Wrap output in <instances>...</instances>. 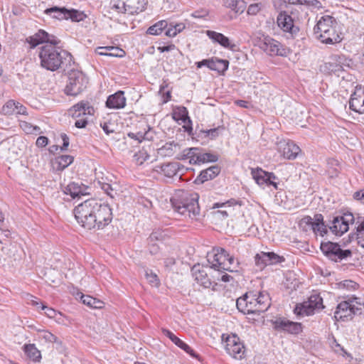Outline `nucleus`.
Segmentation results:
<instances>
[{
  "label": "nucleus",
  "instance_id": "64",
  "mask_svg": "<svg viewBox=\"0 0 364 364\" xmlns=\"http://www.w3.org/2000/svg\"><path fill=\"white\" fill-rule=\"evenodd\" d=\"M60 137L63 142L61 150H65L69 146V138L65 134H61Z\"/></svg>",
  "mask_w": 364,
  "mask_h": 364
},
{
  "label": "nucleus",
  "instance_id": "1",
  "mask_svg": "<svg viewBox=\"0 0 364 364\" xmlns=\"http://www.w3.org/2000/svg\"><path fill=\"white\" fill-rule=\"evenodd\" d=\"M74 215L77 223L87 230L102 229L112 220L109 205L95 199L87 200L76 206Z\"/></svg>",
  "mask_w": 364,
  "mask_h": 364
},
{
  "label": "nucleus",
  "instance_id": "44",
  "mask_svg": "<svg viewBox=\"0 0 364 364\" xmlns=\"http://www.w3.org/2000/svg\"><path fill=\"white\" fill-rule=\"evenodd\" d=\"M288 323H289V320L285 318H277L274 321H272L274 328L279 331H284L286 332L287 328L288 327Z\"/></svg>",
  "mask_w": 364,
  "mask_h": 364
},
{
  "label": "nucleus",
  "instance_id": "29",
  "mask_svg": "<svg viewBox=\"0 0 364 364\" xmlns=\"http://www.w3.org/2000/svg\"><path fill=\"white\" fill-rule=\"evenodd\" d=\"M95 53L99 55L121 58L124 55L125 52L122 49H121L118 47L105 46V47H97L95 49Z\"/></svg>",
  "mask_w": 364,
  "mask_h": 364
},
{
  "label": "nucleus",
  "instance_id": "37",
  "mask_svg": "<svg viewBox=\"0 0 364 364\" xmlns=\"http://www.w3.org/2000/svg\"><path fill=\"white\" fill-rule=\"evenodd\" d=\"M188 112L185 107H177L173 112V118L176 121H182L184 124L190 123L191 119L188 115Z\"/></svg>",
  "mask_w": 364,
  "mask_h": 364
},
{
  "label": "nucleus",
  "instance_id": "7",
  "mask_svg": "<svg viewBox=\"0 0 364 364\" xmlns=\"http://www.w3.org/2000/svg\"><path fill=\"white\" fill-rule=\"evenodd\" d=\"M323 309H324L323 298L320 296V294L314 292L309 297L307 301L297 304L294 312L296 315L309 316L319 312Z\"/></svg>",
  "mask_w": 364,
  "mask_h": 364
},
{
  "label": "nucleus",
  "instance_id": "56",
  "mask_svg": "<svg viewBox=\"0 0 364 364\" xmlns=\"http://www.w3.org/2000/svg\"><path fill=\"white\" fill-rule=\"evenodd\" d=\"M97 183L99 185L101 186V188L108 194L110 195V191H112V188L111 187V185L107 182V178H102V180L100 179V178H97Z\"/></svg>",
  "mask_w": 364,
  "mask_h": 364
},
{
  "label": "nucleus",
  "instance_id": "19",
  "mask_svg": "<svg viewBox=\"0 0 364 364\" xmlns=\"http://www.w3.org/2000/svg\"><path fill=\"white\" fill-rule=\"evenodd\" d=\"M32 48H34L40 43H46V44H59L60 41L55 36L48 34L47 32L40 30L28 40Z\"/></svg>",
  "mask_w": 364,
  "mask_h": 364
},
{
  "label": "nucleus",
  "instance_id": "41",
  "mask_svg": "<svg viewBox=\"0 0 364 364\" xmlns=\"http://www.w3.org/2000/svg\"><path fill=\"white\" fill-rule=\"evenodd\" d=\"M168 23L166 21H160L150 26L146 33L149 35H159L167 27Z\"/></svg>",
  "mask_w": 364,
  "mask_h": 364
},
{
  "label": "nucleus",
  "instance_id": "49",
  "mask_svg": "<svg viewBox=\"0 0 364 364\" xmlns=\"http://www.w3.org/2000/svg\"><path fill=\"white\" fill-rule=\"evenodd\" d=\"M350 302L351 307H353L355 314H357L364 306V299L358 297H351L348 299Z\"/></svg>",
  "mask_w": 364,
  "mask_h": 364
},
{
  "label": "nucleus",
  "instance_id": "45",
  "mask_svg": "<svg viewBox=\"0 0 364 364\" xmlns=\"http://www.w3.org/2000/svg\"><path fill=\"white\" fill-rule=\"evenodd\" d=\"M64 193L70 195L72 198H75L78 197L80 191V187L74 183L68 184L64 189Z\"/></svg>",
  "mask_w": 364,
  "mask_h": 364
},
{
  "label": "nucleus",
  "instance_id": "30",
  "mask_svg": "<svg viewBox=\"0 0 364 364\" xmlns=\"http://www.w3.org/2000/svg\"><path fill=\"white\" fill-rule=\"evenodd\" d=\"M22 350L25 355L31 360L35 363H39L41 360L42 356L41 351L37 348L35 344L28 343L24 344L22 347Z\"/></svg>",
  "mask_w": 364,
  "mask_h": 364
},
{
  "label": "nucleus",
  "instance_id": "10",
  "mask_svg": "<svg viewBox=\"0 0 364 364\" xmlns=\"http://www.w3.org/2000/svg\"><path fill=\"white\" fill-rule=\"evenodd\" d=\"M300 226L307 230H312L316 235L323 237L328 232L327 226L323 223L321 214H316L314 218L305 216L300 221Z\"/></svg>",
  "mask_w": 364,
  "mask_h": 364
},
{
  "label": "nucleus",
  "instance_id": "17",
  "mask_svg": "<svg viewBox=\"0 0 364 364\" xmlns=\"http://www.w3.org/2000/svg\"><path fill=\"white\" fill-rule=\"evenodd\" d=\"M226 255L227 252L223 248L214 249L213 252L208 255L210 267L218 271H224L223 264H225Z\"/></svg>",
  "mask_w": 364,
  "mask_h": 364
},
{
  "label": "nucleus",
  "instance_id": "35",
  "mask_svg": "<svg viewBox=\"0 0 364 364\" xmlns=\"http://www.w3.org/2000/svg\"><path fill=\"white\" fill-rule=\"evenodd\" d=\"M45 13L50 16L52 18L58 20L66 19L67 16H69L68 9L65 8H58L57 6L47 9L45 11Z\"/></svg>",
  "mask_w": 364,
  "mask_h": 364
},
{
  "label": "nucleus",
  "instance_id": "48",
  "mask_svg": "<svg viewBox=\"0 0 364 364\" xmlns=\"http://www.w3.org/2000/svg\"><path fill=\"white\" fill-rule=\"evenodd\" d=\"M357 224L358 225L355 228L356 238L358 241V243L364 247V219L360 223L358 222Z\"/></svg>",
  "mask_w": 364,
  "mask_h": 364
},
{
  "label": "nucleus",
  "instance_id": "60",
  "mask_svg": "<svg viewBox=\"0 0 364 364\" xmlns=\"http://www.w3.org/2000/svg\"><path fill=\"white\" fill-rule=\"evenodd\" d=\"M81 300L84 304H86L90 307L95 304V298L88 295H82Z\"/></svg>",
  "mask_w": 364,
  "mask_h": 364
},
{
  "label": "nucleus",
  "instance_id": "24",
  "mask_svg": "<svg viewBox=\"0 0 364 364\" xmlns=\"http://www.w3.org/2000/svg\"><path fill=\"white\" fill-rule=\"evenodd\" d=\"M191 272L194 280L200 286L208 288L211 285V282L208 276L205 268L200 264H195L192 269Z\"/></svg>",
  "mask_w": 364,
  "mask_h": 364
},
{
  "label": "nucleus",
  "instance_id": "14",
  "mask_svg": "<svg viewBox=\"0 0 364 364\" xmlns=\"http://www.w3.org/2000/svg\"><path fill=\"white\" fill-rule=\"evenodd\" d=\"M261 48L269 55L286 56L289 53L286 47L271 38H265Z\"/></svg>",
  "mask_w": 364,
  "mask_h": 364
},
{
  "label": "nucleus",
  "instance_id": "47",
  "mask_svg": "<svg viewBox=\"0 0 364 364\" xmlns=\"http://www.w3.org/2000/svg\"><path fill=\"white\" fill-rule=\"evenodd\" d=\"M145 277L147 282L152 286L155 287H158L160 284L159 279L156 274L153 272L150 269L145 270Z\"/></svg>",
  "mask_w": 364,
  "mask_h": 364
},
{
  "label": "nucleus",
  "instance_id": "20",
  "mask_svg": "<svg viewBox=\"0 0 364 364\" xmlns=\"http://www.w3.org/2000/svg\"><path fill=\"white\" fill-rule=\"evenodd\" d=\"M69 112L73 117H82L86 115H93L95 109L88 102L81 101L73 105L69 109Z\"/></svg>",
  "mask_w": 364,
  "mask_h": 364
},
{
  "label": "nucleus",
  "instance_id": "18",
  "mask_svg": "<svg viewBox=\"0 0 364 364\" xmlns=\"http://www.w3.org/2000/svg\"><path fill=\"white\" fill-rule=\"evenodd\" d=\"M284 259L274 252H261L255 256V263L262 269L264 266L277 264L283 262Z\"/></svg>",
  "mask_w": 364,
  "mask_h": 364
},
{
  "label": "nucleus",
  "instance_id": "12",
  "mask_svg": "<svg viewBox=\"0 0 364 364\" xmlns=\"http://www.w3.org/2000/svg\"><path fill=\"white\" fill-rule=\"evenodd\" d=\"M354 216L350 213H344L343 215L334 217L333 220L328 225L329 230L333 234L341 236L349 229V225L353 223Z\"/></svg>",
  "mask_w": 364,
  "mask_h": 364
},
{
  "label": "nucleus",
  "instance_id": "33",
  "mask_svg": "<svg viewBox=\"0 0 364 364\" xmlns=\"http://www.w3.org/2000/svg\"><path fill=\"white\" fill-rule=\"evenodd\" d=\"M198 148L193 147L184 149L182 152L177 154L176 159L178 160H187L188 159L190 164H196V155Z\"/></svg>",
  "mask_w": 364,
  "mask_h": 364
},
{
  "label": "nucleus",
  "instance_id": "34",
  "mask_svg": "<svg viewBox=\"0 0 364 364\" xmlns=\"http://www.w3.org/2000/svg\"><path fill=\"white\" fill-rule=\"evenodd\" d=\"M180 149L179 146L174 142L166 143L161 147L158 153L163 157H171Z\"/></svg>",
  "mask_w": 364,
  "mask_h": 364
},
{
  "label": "nucleus",
  "instance_id": "23",
  "mask_svg": "<svg viewBox=\"0 0 364 364\" xmlns=\"http://www.w3.org/2000/svg\"><path fill=\"white\" fill-rule=\"evenodd\" d=\"M349 107L351 110L355 112L364 113V90L357 89L351 95Z\"/></svg>",
  "mask_w": 364,
  "mask_h": 364
},
{
  "label": "nucleus",
  "instance_id": "63",
  "mask_svg": "<svg viewBox=\"0 0 364 364\" xmlns=\"http://www.w3.org/2000/svg\"><path fill=\"white\" fill-rule=\"evenodd\" d=\"M48 139L46 136H41L36 140V145L38 147H44L48 144Z\"/></svg>",
  "mask_w": 364,
  "mask_h": 364
},
{
  "label": "nucleus",
  "instance_id": "2",
  "mask_svg": "<svg viewBox=\"0 0 364 364\" xmlns=\"http://www.w3.org/2000/svg\"><path fill=\"white\" fill-rule=\"evenodd\" d=\"M58 44H45L39 49L41 65L50 71H55L72 61L70 53L56 47Z\"/></svg>",
  "mask_w": 364,
  "mask_h": 364
},
{
  "label": "nucleus",
  "instance_id": "4",
  "mask_svg": "<svg viewBox=\"0 0 364 364\" xmlns=\"http://www.w3.org/2000/svg\"><path fill=\"white\" fill-rule=\"evenodd\" d=\"M236 305L237 309L244 314H259L269 309L270 298L264 292H247L237 299Z\"/></svg>",
  "mask_w": 364,
  "mask_h": 364
},
{
  "label": "nucleus",
  "instance_id": "8",
  "mask_svg": "<svg viewBox=\"0 0 364 364\" xmlns=\"http://www.w3.org/2000/svg\"><path fill=\"white\" fill-rule=\"evenodd\" d=\"M87 83L88 79L82 72L72 70L68 73L65 92L68 95L76 96L86 88Z\"/></svg>",
  "mask_w": 364,
  "mask_h": 364
},
{
  "label": "nucleus",
  "instance_id": "62",
  "mask_svg": "<svg viewBox=\"0 0 364 364\" xmlns=\"http://www.w3.org/2000/svg\"><path fill=\"white\" fill-rule=\"evenodd\" d=\"M237 0H225V6L228 8H230L235 11V12H238L239 10L237 9Z\"/></svg>",
  "mask_w": 364,
  "mask_h": 364
},
{
  "label": "nucleus",
  "instance_id": "38",
  "mask_svg": "<svg viewBox=\"0 0 364 364\" xmlns=\"http://www.w3.org/2000/svg\"><path fill=\"white\" fill-rule=\"evenodd\" d=\"M229 62L226 60L218 58H212L210 61V69L212 70L218 71V73H223L228 70Z\"/></svg>",
  "mask_w": 364,
  "mask_h": 364
},
{
  "label": "nucleus",
  "instance_id": "28",
  "mask_svg": "<svg viewBox=\"0 0 364 364\" xmlns=\"http://www.w3.org/2000/svg\"><path fill=\"white\" fill-rule=\"evenodd\" d=\"M206 33L209 38L211 39L214 43H218L226 48H230L232 50L234 48L235 45L231 44L229 38L225 36L223 33L213 31H207Z\"/></svg>",
  "mask_w": 364,
  "mask_h": 364
},
{
  "label": "nucleus",
  "instance_id": "59",
  "mask_svg": "<svg viewBox=\"0 0 364 364\" xmlns=\"http://www.w3.org/2000/svg\"><path fill=\"white\" fill-rule=\"evenodd\" d=\"M100 126L107 134L114 132V125L109 122H104L101 124Z\"/></svg>",
  "mask_w": 364,
  "mask_h": 364
},
{
  "label": "nucleus",
  "instance_id": "16",
  "mask_svg": "<svg viewBox=\"0 0 364 364\" xmlns=\"http://www.w3.org/2000/svg\"><path fill=\"white\" fill-rule=\"evenodd\" d=\"M278 150L284 158L289 160L295 159L301 153V149L292 141H283L278 144Z\"/></svg>",
  "mask_w": 364,
  "mask_h": 364
},
{
  "label": "nucleus",
  "instance_id": "5",
  "mask_svg": "<svg viewBox=\"0 0 364 364\" xmlns=\"http://www.w3.org/2000/svg\"><path fill=\"white\" fill-rule=\"evenodd\" d=\"M336 19L330 15H324L318 21L314 30L316 38L322 43L335 44L342 40L341 35L336 31Z\"/></svg>",
  "mask_w": 364,
  "mask_h": 364
},
{
  "label": "nucleus",
  "instance_id": "15",
  "mask_svg": "<svg viewBox=\"0 0 364 364\" xmlns=\"http://www.w3.org/2000/svg\"><path fill=\"white\" fill-rule=\"evenodd\" d=\"M251 174L259 186H273L275 189H277V183L274 181L277 177L273 173L267 172L260 168H252Z\"/></svg>",
  "mask_w": 364,
  "mask_h": 364
},
{
  "label": "nucleus",
  "instance_id": "52",
  "mask_svg": "<svg viewBox=\"0 0 364 364\" xmlns=\"http://www.w3.org/2000/svg\"><path fill=\"white\" fill-rule=\"evenodd\" d=\"M68 12L69 16H67L66 19L70 18L73 21H80L86 17L83 12H80L76 10H68Z\"/></svg>",
  "mask_w": 364,
  "mask_h": 364
},
{
  "label": "nucleus",
  "instance_id": "54",
  "mask_svg": "<svg viewBox=\"0 0 364 364\" xmlns=\"http://www.w3.org/2000/svg\"><path fill=\"white\" fill-rule=\"evenodd\" d=\"M223 129V127H218L217 128L207 129L203 131L205 136H209L211 139H215L220 134V130Z\"/></svg>",
  "mask_w": 364,
  "mask_h": 364
},
{
  "label": "nucleus",
  "instance_id": "32",
  "mask_svg": "<svg viewBox=\"0 0 364 364\" xmlns=\"http://www.w3.org/2000/svg\"><path fill=\"white\" fill-rule=\"evenodd\" d=\"M220 168L217 166H213L200 172V175L197 177L196 181L203 183L206 181L211 180L218 175Z\"/></svg>",
  "mask_w": 364,
  "mask_h": 364
},
{
  "label": "nucleus",
  "instance_id": "55",
  "mask_svg": "<svg viewBox=\"0 0 364 364\" xmlns=\"http://www.w3.org/2000/svg\"><path fill=\"white\" fill-rule=\"evenodd\" d=\"M261 10V4L255 3L250 4L248 8L247 13L248 15L255 16L257 15Z\"/></svg>",
  "mask_w": 364,
  "mask_h": 364
},
{
  "label": "nucleus",
  "instance_id": "61",
  "mask_svg": "<svg viewBox=\"0 0 364 364\" xmlns=\"http://www.w3.org/2000/svg\"><path fill=\"white\" fill-rule=\"evenodd\" d=\"M41 309L46 311L45 314L49 318H54L55 316V315H56V311L53 309L48 307L46 305H42L41 306Z\"/></svg>",
  "mask_w": 364,
  "mask_h": 364
},
{
  "label": "nucleus",
  "instance_id": "50",
  "mask_svg": "<svg viewBox=\"0 0 364 364\" xmlns=\"http://www.w3.org/2000/svg\"><path fill=\"white\" fill-rule=\"evenodd\" d=\"M5 250L4 255L6 257V260L9 258L14 257L17 252V245L15 244L9 243L4 245Z\"/></svg>",
  "mask_w": 364,
  "mask_h": 364
},
{
  "label": "nucleus",
  "instance_id": "36",
  "mask_svg": "<svg viewBox=\"0 0 364 364\" xmlns=\"http://www.w3.org/2000/svg\"><path fill=\"white\" fill-rule=\"evenodd\" d=\"M196 160V164L205 162H215L218 160V155L212 153H203L198 148Z\"/></svg>",
  "mask_w": 364,
  "mask_h": 364
},
{
  "label": "nucleus",
  "instance_id": "57",
  "mask_svg": "<svg viewBox=\"0 0 364 364\" xmlns=\"http://www.w3.org/2000/svg\"><path fill=\"white\" fill-rule=\"evenodd\" d=\"M164 238L163 232L158 230L153 232L150 236H149V241L150 242H154V241H161Z\"/></svg>",
  "mask_w": 364,
  "mask_h": 364
},
{
  "label": "nucleus",
  "instance_id": "46",
  "mask_svg": "<svg viewBox=\"0 0 364 364\" xmlns=\"http://www.w3.org/2000/svg\"><path fill=\"white\" fill-rule=\"evenodd\" d=\"M134 161L137 165H141L143 163L149 158V155L146 150L142 149L134 154Z\"/></svg>",
  "mask_w": 364,
  "mask_h": 364
},
{
  "label": "nucleus",
  "instance_id": "31",
  "mask_svg": "<svg viewBox=\"0 0 364 364\" xmlns=\"http://www.w3.org/2000/svg\"><path fill=\"white\" fill-rule=\"evenodd\" d=\"M73 161V157L70 155H62L56 157L52 162L53 169L63 171Z\"/></svg>",
  "mask_w": 364,
  "mask_h": 364
},
{
  "label": "nucleus",
  "instance_id": "40",
  "mask_svg": "<svg viewBox=\"0 0 364 364\" xmlns=\"http://www.w3.org/2000/svg\"><path fill=\"white\" fill-rule=\"evenodd\" d=\"M38 332L41 333V338L43 339L47 343H55L59 346L62 345V341L58 339V338L53 334L51 332L43 330V329H38Z\"/></svg>",
  "mask_w": 364,
  "mask_h": 364
},
{
  "label": "nucleus",
  "instance_id": "25",
  "mask_svg": "<svg viewBox=\"0 0 364 364\" xmlns=\"http://www.w3.org/2000/svg\"><path fill=\"white\" fill-rule=\"evenodd\" d=\"M126 101L124 92L120 90L107 97L106 107L109 109H122L126 106Z\"/></svg>",
  "mask_w": 364,
  "mask_h": 364
},
{
  "label": "nucleus",
  "instance_id": "27",
  "mask_svg": "<svg viewBox=\"0 0 364 364\" xmlns=\"http://www.w3.org/2000/svg\"><path fill=\"white\" fill-rule=\"evenodd\" d=\"M156 171L165 176L171 178L181 171V165L173 162L156 166Z\"/></svg>",
  "mask_w": 364,
  "mask_h": 364
},
{
  "label": "nucleus",
  "instance_id": "9",
  "mask_svg": "<svg viewBox=\"0 0 364 364\" xmlns=\"http://www.w3.org/2000/svg\"><path fill=\"white\" fill-rule=\"evenodd\" d=\"M146 0H111L112 8L118 13L134 15L142 12L146 6Z\"/></svg>",
  "mask_w": 364,
  "mask_h": 364
},
{
  "label": "nucleus",
  "instance_id": "39",
  "mask_svg": "<svg viewBox=\"0 0 364 364\" xmlns=\"http://www.w3.org/2000/svg\"><path fill=\"white\" fill-rule=\"evenodd\" d=\"M290 4L294 5L293 8H298V14L301 10L303 5L312 6L314 7H318L320 2L317 0H288Z\"/></svg>",
  "mask_w": 364,
  "mask_h": 364
},
{
  "label": "nucleus",
  "instance_id": "58",
  "mask_svg": "<svg viewBox=\"0 0 364 364\" xmlns=\"http://www.w3.org/2000/svg\"><path fill=\"white\" fill-rule=\"evenodd\" d=\"M77 119L75 122V126L77 128H85L87 124V119L86 117H75Z\"/></svg>",
  "mask_w": 364,
  "mask_h": 364
},
{
  "label": "nucleus",
  "instance_id": "22",
  "mask_svg": "<svg viewBox=\"0 0 364 364\" xmlns=\"http://www.w3.org/2000/svg\"><path fill=\"white\" fill-rule=\"evenodd\" d=\"M1 113L4 115L27 114L26 108L20 102L14 100L7 101L1 109Z\"/></svg>",
  "mask_w": 364,
  "mask_h": 364
},
{
  "label": "nucleus",
  "instance_id": "11",
  "mask_svg": "<svg viewBox=\"0 0 364 364\" xmlns=\"http://www.w3.org/2000/svg\"><path fill=\"white\" fill-rule=\"evenodd\" d=\"M321 250L328 258L334 262H339L351 256L350 250H342L338 244L331 242H322Z\"/></svg>",
  "mask_w": 364,
  "mask_h": 364
},
{
  "label": "nucleus",
  "instance_id": "51",
  "mask_svg": "<svg viewBox=\"0 0 364 364\" xmlns=\"http://www.w3.org/2000/svg\"><path fill=\"white\" fill-rule=\"evenodd\" d=\"M302 331V325L301 323L289 321L286 332L291 334H298Z\"/></svg>",
  "mask_w": 364,
  "mask_h": 364
},
{
  "label": "nucleus",
  "instance_id": "21",
  "mask_svg": "<svg viewBox=\"0 0 364 364\" xmlns=\"http://www.w3.org/2000/svg\"><path fill=\"white\" fill-rule=\"evenodd\" d=\"M354 309L351 307L350 302L343 301L339 303L334 312V317L336 320H349L355 315Z\"/></svg>",
  "mask_w": 364,
  "mask_h": 364
},
{
  "label": "nucleus",
  "instance_id": "53",
  "mask_svg": "<svg viewBox=\"0 0 364 364\" xmlns=\"http://www.w3.org/2000/svg\"><path fill=\"white\" fill-rule=\"evenodd\" d=\"M330 346L333 350L338 354L343 355L346 352L343 348L337 342L335 338L330 340Z\"/></svg>",
  "mask_w": 364,
  "mask_h": 364
},
{
  "label": "nucleus",
  "instance_id": "13",
  "mask_svg": "<svg viewBox=\"0 0 364 364\" xmlns=\"http://www.w3.org/2000/svg\"><path fill=\"white\" fill-rule=\"evenodd\" d=\"M222 338L225 341V349L230 355L237 360H241L244 357L245 346L236 335H228L224 340L225 335L223 334Z\"/></svg>",
  "mask_w": 364,
  "mask_h": 364
},
{
  "label": "nucleus",
  "instance_id": "6",
  "mask_svg": "<svg viewBox=\"0 0 364 364\" xmlns=\"http://www.w3.org/2000/svg\"><path fill=\"white\" fill-rule=\"evenodd\" d=\"M299 20L298 8H291L290 11H281L277 18V23L284 32L291 35L296 34L299 26L296 25Z\"/></svg>",
  "mask_w": 364,
  "mask_h": 364
},
{
  "label": "nucleus",
  "instance_id": "42",
  "mask_svg": "<svg viewBox=\"0 0 364 364\" xmlns=\"http://www.w3.org/2000/svg\"><path fill=\"white\" fill-rule=\"evenodd\" d=\"M238 262L233 257L227 253L225 264H223V270L228 272H236Z\"/></svg>",
  "mask_w": 364,
  "mask_h": 364
},
{
  "label": "nucleus",
  "instance_id": "43",
  "mask_svg": "<svg viewBox=\"0 0 364 364\" xmlns=\"http://www.w3.org/2000/svg\"><path fill=\"white\" fill-rule=\"evenodd\" d=\"M19 126L21 129L26 134H36L40 133V127L34 126L26 121H20Z\"/></svg>",
  "mask_w": 364,
  "mask_h": 364
},
{
  "label": "nucleus",
  "instance_id": "3",
  "mask_svg": "<svg viewBox=\"0 0 364 364\" xmlns=\"http://www.w3.org/2000/svg\"><path fill=\"white\" fill-rule=\"evenodd\" d=\"M198 200V196L197 193H189L178 190L171 198V202L173 208L178 214L191 220H196L200 214Z\"/></svg>",
  "mask_w": 364,
  "mask_h": 364
},
{
  "label": "nucleus",
  "instance_id": "26",
  "mask_svg": "<svg viewBox=\"0 0 364 364\" xmlns=\"http://www.w3.org/2000/svg\"><path fill=\"white\" fill-rule=\"evenodd\" d=\"M161 331L163 334L168 337L176 346L183 350L188 354L195 356L193 350L188 344L175 336L171 331L166 328H162Z\"/></svg>",
  "mask_w": 364,
  "mask_h": 364
}]
</instances>
